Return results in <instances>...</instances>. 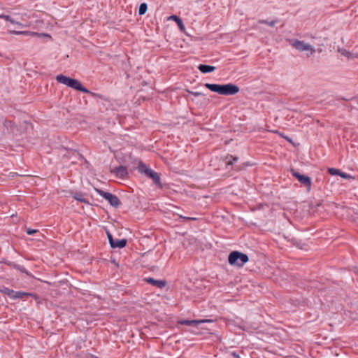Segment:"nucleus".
<instances>
[{
    "instance_id": "obj_6",
    "label": "nucleus",
    "mask_w": 358,
    "mask_h": 358,
    "mask_svg": "<svg viewBox=\"0 0 358 358\" xmlns=\"http://www.w3.org/2000/svg\"><path fill=\"white\" fill-rule=\"evenodd\" d=\"M98 192L99 194L107 200L113 207L117 208L120 206L121 202L116 195L103 190H99Z\"/></svg>"
},
{
    "instance_id": "obj_7",
    "label": "nucleus",
    "mask_w": 358,
    "mask_h": 358,
    "mask_svg": "<svg viewBox=\"0 0 358 358\" xmlns=\"http://www.w3.org/2000/svg\"><path fill=\"white\" fill-rule=\"evenodd\" d=\"M292 173L301 184L304 185L308 188H310L312 182L311 178L309 176L302 175L294 170H292Z\"/></svg>"
},
{
    "instance_id": "obj_21",
    "label": "nucleus",
    "mask_w": 358,
    "mask_h": 358,
    "mask_svg": "<svg viewBox=\"0 0 358 358\" xmlns=\"http://www.w3.org/2000/svg\"><path fill=\"white\" fill-rule=\"evenodd\" d=\"M0 18L4 19L6 21L10 22V23H15V20L13 18H12L10 15H1Z\"/></svg>"
},
{
    "instance_id": "obj_18",
    "label": "nucleus",
    "mask_w": 358,
    "mask_h": 358,
    "mask_svg": "<svg viewBox=\"0 0 358 358\" xmlns=\"http://www.w3.org/2000/svg\"><path fill=\"white\" fill-rule=\"evenodd\" d=\"M278 22V20H272V21H267V20H259V23L260 24H268L271 27H273L275 26V24Z\"/></svg>"
},
{
    "instance_id": "obj_17",
    "label": "nucleus",
    "mask_w": 358,
    "mask_h": 358,
    "mask_svg": "<svg viewBox=\"0 0 358 358\" xmlns=\"http://www.w3.org/2000/svg\"><path fill=\"white\" fill-rule=\"evenodd\" d=\"M147 8H148V6H147V4L145 3H141L140 5V6H139V8H138V13H139V15L145 14L146 10H147Z\"/></svg>"
},
{
    "instance_id": "obj_27",
    "label": "nucleus",
    "mask_w": 358,
    "mask_h": 358,
    "mask_svg": "<svg viewBox=\"0 0 358 358\" xmlns=\"http://www.w3.org/2000/svg\"><path fill=\"white\" fill-rule=\"evenodd\" d=\"M180 218L185 220H196L195 217H185V216H180Z\"/></svg>"
},
{
    "instance_id": "obj_30",
    "label": "nucleus",
    "mask_w": 358,
    "mask_h": 358,
    "mask_svg": "<svg viewBox=\"0 0 358 358\" xmlns=\"http://www.w3.org/2000/svg\"><path fill=\"white\" fill-rule=\"evenodd\" d=\"M28 17L26 13H23L21 15L20 19L21 20H25Z\"/></svg>"
},
{
    "instance_id": "obj_23",
    "label": "nucleus",
    "mask_w": 358,
    "mask_h": 358,
    "mask_svg": "<svg viewBox=\"0 0 358 358\" xmlns=\"http://www.w3.org/2000/svg\"><path fill=\"white\" fill-rule=\"evenodd\" d=\"M13 24L17 25L18 27H20V28L29 27L31 26V23L30 22L26 23V24H23V23L20 22H17L16 20H15V23H13Z\"/></svg>"
},
{
    "instance_id": "obj_12",
    "label": "nucleus",
    "mask_w": 358,
    "mask_h": 358,
    "mask_svg": "<svg viewBox=\"0 0 358 358\" xmlns=\"http://www.w3.org/2000/svg\"><path fill=\"white\" fill-rule=\"evenodd\" d=\"M148 178H151L153 180V182L159 188H162V184L161 182L160 177L159 174L152 171L151 173H150Z\"/></svg>"
},
{
    "instance_id": "obj_5",
    "label": "nucleus",
    "mask_w": 358,
    "mask_h": 358,
    "mask_svg": "<svg viewBox=\"0 0 358 358\" xmlns=\"http://www.w3.org/2000/svg\"><path fill=\"white\" fill-rule=\"evenodd\" d=\"M1 292L3 294L7 295L11 299H23L25 296L27 297V296H34V294L31 293L24 292H21V291H14L8 287H3L1 290Z\"/></svg>"
},
{
    "instance_id": "obj_31",
    "label": "nucleus",
    "mask_w": 358,
    "mask_h": 358,
    "mask_svg": "<svg viewBox=\"0 0 358 358\" xmlns=\"http://www.w3.org/2000/svg\"><path fill=\"white\" fill-rule=\"evenodd\" d=\"M226 164L227 165H231L233 164L232 159L229 158L228 159H226Z\"/></svg>"
},
{
    "instance_id": "obj_9",
    "label": "nucleus",
    "mask_w": 358,
    "mask_h": 358,
    "mask_svg": "<svg viewBox=\"0 0 358 358\" xmlns=\"http://www.w3.org/2000/svg\"><path fill=\"white\" fill-rule=\"evenodd\" d=\"M9 33L15 34V35H24V36H47L50 37V35L47 34H39L34 31H15V30H8Z\"/></svg>"
},
{
    "instance_id": "obj_28",
    "label": "nucleus",
    "mask_w": 358,
    "mask_h": 358,
    "mask_svg": "<svg viewBox=\"0 0 358 358\" xmlns=\"http://www.w3.org/2000/svg\"><path fill=\"white\" fill-rule=\"evenodd\" d=\"M37 231V230H35V229H27V233L29 235H32L34 234V233H36Z\"/></svg>"
},
{
    "instance_id": "obj_22",
    "label": "nucleus",
    "mask_w": 358,
    "mask_h": 358,
    "mask_svg": "<svg viewBox=\"0 0 358 358\" xmlns=\"http://www.w3.org/2000/svg\"><path fill=\"white\" fill-rule=\"evenodd\" d=\"M13 24L17 25L18 27H20V28L29 27L31 26V23L30 22L26 23V24H23V23L20 22H17L16 20H15V23H13Z\"/></svg>"
},
{
    "instance_id": "obj_25",
    "label": "nucleus",
    "mask_w": 358,
    "mask_h": 358,
    "mask_svg": "<svg viewBox=\"0 0 358 358\" xmlns=\"http://www.w3.org/2000/svg\"><path fill=\"white\" fill-rule=\"evenodd\" d=\"M188 92L191 94H192L193 96H202L203 95L201 92H192V91H188Z\"/></svg>"
},
{
    "instance_id": "obj_3",
    "label": "nucleus",
    "mask_w": 358,
    "mask_h": 358,
    "mask_svg": "<svg viewBox=\"0 0 358 358\" xmlns=\"http://www.w3.org/2000/svg\"><path fill=\"white\" fill-rule=\"evenodd\" d=\"M248 257L247 255L241 253L238 251H234L229 255L228 261L231 265H237L242 266L248 262Z\"/></svg>"
},
{
    "instance_id": "obj_20",
    "label": "nucleus",
    "mask_w": 358,
    "mask_h": 358,
    "mask_svg": "<svg viewBox=\"0 0 358 358\" xmlns=\"http://www.w3.org/2000/svg\"><path fill=\"white\" fill-rule=\"evenodd\" d=\"M340 170L335 168H329L328 172L331 176H338L340 174Z\"/></svg>"
},
{
    "instance_id": "obj_13",
    "label": "nucleus",
    "mask_w": 358,
    "mask_h": 358,
    "mask_svg": "<svg viewBox=\"0 0 358 358\" xmlns=\"http://www.w3.org/2000/svg\"><path fill=\"white\" fill-rule=\"evenodd\" d=\"M138 171L141 173H144L146 176H149L150 173H151L153 170L149 169L145 164L141 162L138 166Z\"/></svg>"
},
{
    "instance_id": "obj_8",
    "label": "nucleus",
    "mask_w": 358,
    "mask_h": 358,
    "mask_svg": "<svg viewBox=\"0 0 358 358\" xmlns=\"http://www.w3.org/2000/svg\"><path fill=\"white\" fill-rule=\"evenodd\" d=\"M110 245L113 248H122L126 245L127 241L125 239H113L111 234H108Z\"/></svg>"
},
{
    "instance_id": "obj_10",
    "label": "nucleus",
    "mask_w": 358,
    "mask_h": 358,
    "mask_svg": "<svg viewBox=\"0 0 358 358\" xmlns=\"http://www.w3.org/2000/svg\"><path fill=\"white\" fill-rule=\"evenodd\" d=\"M210 322L209 320H182L178 321V324L182 325H187V326H193V327H197L199 324L208 322Z\"/></svg>"
},
{
    "instance_id": "obj_26",
    "label": "nucleus",
    "mask_w": 358,
    "mask_h": 358,
    "mask_svg": "<svg viewBox=\"0 0 358 358\" xmlns=\"http://www.w3.org/2000/svg\"><path fill=\"white\" fill-rule=\"evenodd\" d=\"M229 158L232 159L233 162H237L238 158L237 157H234L232 155H229L226 157V159H228Z\"/></svg>"
},
{
    "instance_id": "obj_24",
    "label": "nucleus",
    "mask_w": 358,
    "mask_h": 358,
    "mask_svg": "<svg viewBox=\"0 0 358 358\" xmlns=\"http://www.w3.org/2000/svg\"><path fill=\"white\" fill-rule=\"evenodd\" d=\"M338 176L345 179H348L351 177L349 174L341 171H340V174Z\"/></svg>"
},
{
    "instance_id": "obj_4",
    "label": "nucleus",
    "mask_w": 358,
    "mask_h": 358,
    "mask_svg": "<svg viewBox=\"0 0 358 358\" xmlns=\"http://www.w3.org/2000/svg\"><path fill=\"white\" fill-rule=\"evenodd\" d=\"M292 45L300 52L307 51L308 53L307 55L309 57L315 52V49L311 45L305 43L303 41L294 40L292 43Z\"/></svg>"
},
{
    "instance_id": "obj_19",
    "label": "nucleus",
    "mask_w": 358,
    "mask_h": 358,
    "mask_svg": "<svg viewBox=\"0 0 358 358\" xmlns=\"http://www.w3.org/2000/svg\"><path fill=\"white\" fill-rule=\"evenodd\" d=\"M170 18L175 20L176 23H177L180 28L183 27L182 22L179 17H178L176 15H172L170 17Z\"/></svg>"
},
{
    "instance_id": "obj_29",
    "label": "nucleus",
    "mask_w": 358,
    "mask_h": 358,
    "mask_svg": "<svg viewBox=\"0 0 358 358\" xmlns=\"http://www.w3.org/2000/svg\"><path fill=\"white\" fill-rule=\"evenodd\" d=\"M342 55H345V57L350 58L351 57V53L350 52H348L346 50H345L343 52H342Z\"/></svg>"
},
{
    "instance_id": "obj_11",
    "label": "nucleus",
    "mask_w": 358,
    "mask_h": 358,
    "mask_svg": "<svg viewBox=\"0 0 358 358\" xmlns=\"http://www.w3.org/2000/svg\"><path fill=\"white\" fill-rule=\"evenodd\" d=\"M112 172L119 178H124L128 174L127 169L125 166H119L113 169Z\"/></svg>"
},
{
    "instance_id": "obj_15",
    "label": "nucleus",
    "mask_w": 358,
    "mask_h": 358,
    "mask_svg": "<svg viewBox=\"0 0 358 358\" xmlns=\"http://www.w3.org/2000/svg\"><path fill=\"white\" fill-rule=\"evenodd\" d=\"M198 69L203 73H207L213 72L215 69V67L213 66H209L206 64H199L198 66Z\"/></svg>"
},
{
    "instance_id": "obj_1",
    "label": "nucleus",
    "mask_w": 358,
    "mask_h": 358,
    "mask_svg": "<svg viewBox=\"0 0 358 358\" xmlns=\"http://www.w3.org/2000/svg\"><path fill=\"white\" fill-rule=\"evenodd\" d=\"M204 86L212 92L226 96L234 95L237 94L240 90L237 85L232 83H228L225 85L206 83Z\"/></svg>"
},
{
    "instance_id": "obj_32",
    "label": "nucleus",
    "mask_w": 358,
    "mask_h": 358,
    "mask_svg": "<svg viewBox=\"0 0 358 358\" xmlns=\"http://www.w3.org/2000/svg\"><path fill=\"white\" fill-rule=\"evenodd\" d=\"M74 198L78 200V201H83L84 200L81 198V196H79V195H75L74 196Z\"/></svg>"
},
{
    "instance_id": "obj_14",
    "label": "nucleus",
    "mask_w": 358,
    "mask_h": 358,
    "mask_svg": "<svg viewBox=\"0 0 358 358\" xmlns=\"http://www.w3.org/2000/svg\"><path fill=\"white\" fill-rule=\"evenodd\" d=\"M146 281L152 285L157 287L159 288H162L166 285V282L164 280H155L152 278H149L146 279Z\"/></svg>"
},
{
    "instance_id": "obj_2",
    "label": "nucleus",
    "mask_w": 358,
    "mask_h": 358,
    "mask_svg": "<svg viewBox=\"0 0 358 358\" xmlns=\"http://www.w3.org/2000/svg\"><path fill=\"white\" fill-rule=\"evenodd\" d=\"M56 80L59 83L64 84L72 89L76 90L78 91H80V92H82L84 93L90 92V91L87 88L83 87L81 83L76 79L71 78H69L66 76L60 74V75H57L56 76Z\"/></svg>"
},
{
    "instance_id": "obj_33",
    "label": "nucleus",
    "mask_w": 358,
    "mask_h": 358,
    "mask_svg": "<svg viewBox=\"0 0 358 358\" xmlns=\"http://www.w3.org/2000/svg\"><path fill=\"white\" fill-rule=\"evenodd\" d=\"M94 358H98V357H94Z\"/></svg>"
},
{
    "instance_id": "obj_16",
    "label": "nucleus",
    "mask_w": 358,
    "mask_h": 358,
    "mask_svg": "<svg viewBox=\"0 0 358 358\" xmlns=\"http://www.w3.org/2000/svg\"><path fill=\"white\" fill-rule=\"evenodd\" d=\"M10 265L13 267L14 268L20 271V272L22 273H26L27 275H29L30 273H29V271H27L26 270V268L24 267H23L22 266H20V265H17V264H10Z\"/></svg>"
}]
</instances>
